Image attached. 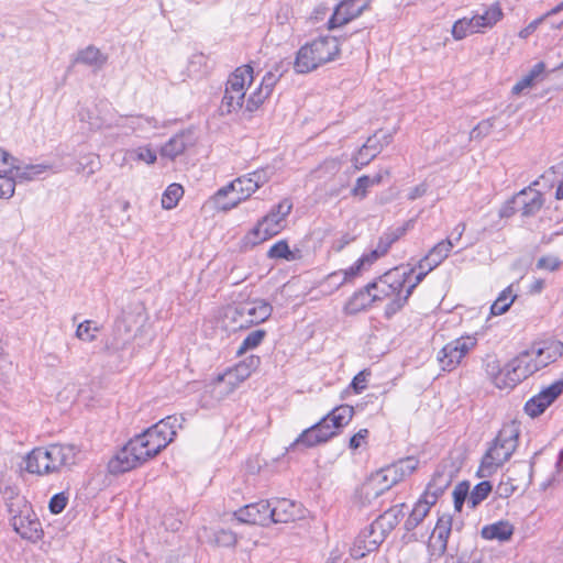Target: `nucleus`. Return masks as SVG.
I'll return each instance as SVG.
<instances>
[{
  "label": "nucleus",
  "mask_w": 563,
  "mask_h": 563,
  "mask_svg": "<svg viewBox=\"0 0 563 563\" xmlns=\"http://www.w3.org/2000/svg\"><path fill=\"white\" fill-rule=\"evenodd\" d=\"M418 464L419 462L415 457H407L372 474L360 488L358 495L362 504L369 505L406 476L412 474Z\"/></svg>",
  "instance_id": "1"
},
{
  "label": "nucleus",
  "mask_w": 563,
  "mask_h": 563,
  "mask_svg": "<svg viewBox=\"0 0 563 563\" xmlns=\"http://www.w3.org/2000/svg\"><path fill=\"white\" fill-rule=\"evenodd\" d=\"M536 347L532 344L529 349L522 351L506 366L499 369L497 362L487 364L488 372L493 375V382L498 388H512L518 383L533 375L541 369L536 356Z\"/></svg>",
  "instance_id": "2"
},
{
  "label": "nucleus",
  "mask_w": 563,
  "mask_h": 563,
  "mask_svg": "<svg viewBox=\"0 0 563 563\" xmlns=\"http://www.w3.org/2000/svg\"><path fill=\"white\" fill-rule=\"evenodd\" d=\"M520 434L519 424L515 421L506 423L499 430L492 445L482 459L478 470L481 477H488L507 462L518 446Z\"/></svg>",
  "instance_id": "3"
},
{
  "label": "nucleus",
  "mask_w": 563,
  "mask_h": 563,
  "mask_svg": "<svg viewBox=\"0 0 563 563\" xmlns=\"http://www.w3.org/2000/svg\"><path fill=\"white\" fill-rule=\"evenodd\" d=\"M184 421L183 416H168L133 439L137 444H142L139 449L143 451L146 461L157 455L174 440L177 428H181Z\"/></svg>",
  "instance_id": "4"
},
{
  "label": "nucleus",
  "mask_w": 563,
  "mask_h": 563,
  "mask_svg": "<svg viewBox=\"0 0 563 563\" xmlns=\"http://www.w3.org/2000/svg\"><path fill=\"white\" fill-rule=\"evenodd\" d=\"M339 52V43L335 37H319L303 45L298 51L294 68L298 74L310 73L319 66L334 59Z\"/></svg>",
  "instance_id": "5"
},
{
  "label": "nucleus",
  "mask_w": 563,
  "mask_h": 563,
  "mask_svg": "<svg viewBox=\"0 0 563 563\" xmlns=\"http://www.w3.org/2000/svg\"><path fill=\"white\" fill-rule=\"evenodd\" d=\"M291 209L292 202L289 199L282 200L245 235V244L255 246L277 235L285 228L286 218Z\"/></svg>",
  "instance_id": "6"
},
{
  "label": "nucleus",
  "mask_w": 563,
  "mask_h": 563,
  "mask_svg": "<svg viewBox=\"0 0 563 563\" xmlns=\"http://www.w3.org/2000/svg\"><path fill=\"white\" fill-rule=\"evenodd\" d=\"M413 273L415 268L405 269L402 267H395L386 272L375 282L368 284V288L373 292V299L376 301L389 299L386 310L398 297H404L407 280Z\"/></svg>",
  "instance_id": "7"
},
{
  "label": "nucleus",
  "mask_w": 563,
  "mask_h": 563,
  "mask_svg": "<svg viewBox=\"0 0 563 563\" xmlns=\"http://www.w3.org/2000/svg\"><path fill=\"white\" fill-rule=\"evenodd\" d=\"M253 68L250 65L238 67L228 78L221 101L222 113L236 112L246 107V87L253 82Z\"/></svg>",
  "instance_id": "8"
},
{
  "label": "nucleus",
  "mask_w": 563,
  "mask_h": 563,
  "mask_svg": "<svg viewBox=\"0 0 563 563\" xmlns=\"http://www.w3.org/2000/svg\"><path fill=\"white\" fill-rule=\"evenodd\" d=\"M256 190L252 176L249 173L220 188L211 197L210 201L218 210L229 211L250 198Z\"/></svg>",
  "instance_id": "9"
},
{
  "label": "nucleus",
  "mask_w": 563,
  "mask_h": 563,
  "mask_svg": "<svg viewBox=\"0 0 563 563\" xmlns=\"http://www.w3.org/2000/svg\"><path fill=\"white\" fill-rule=\"evenodd\" d=\"M475 345L474 336H462L445 344L438 356L442 369H454Z\"/></svg>",
  "instance_id": "10"
},
{
  "label": "nucleus",
  "mask_w": 563,
  "mask_h": 563,
  "mask_svg": "<svg viewBox=\"0 0 563 563\" xmlns=\"http://www.w3.org/2000/svg\"><path fill=\"white\" fill-rule=\"evenodd\" d=\"M288 63H277L274 67L263 77L258 88H256L246 99V111L253 112L269 97L275 85L282 78L283 74L287 70Z\"/></svg>",
  "instance_id": "11"
},
{
  "label": "nucleus",
  "mask_w": 563,
  "mask_h": 563,
  "mask_svg": "<svg viewBox=\"0 0 563 563\" xmlns=\"http://www.w3.org/2000/svg\"><path fill=\"white\" fill-rule=\"evenodd\" d=\"M384 539L385 533L382 525L379 522H373L355 538L353 547L351 548V556L356 560L364 558L367 553L376 551Z\"/></svg>",
  "instance_id": "12"
},
{
  "label": "nucleus",
  "mask_w": 563,
  "mask_h": 563,
  "mask_svg": "<svg viewBox=\"0 0 563 563\" xmlns=\"http://www.w3.org/2000/svg\"><path fill=\"white\" fill-rule=\"evenodd\" d=\"M142 444H140L141 446ZM146 462L137 442L130 440L109 462V471L113 474L125 473Z\"/></svg>",
  "instance_id": "13"
},
{
  "label": "nucleus",
  "mask_w": 563,
  "mask_h": 563,
  "mask_svg": "<svg viewBox=\"0 0 563 563\" xmlns=\"http://www.w3.org/2000/svg\"><path fill=\"white\" fill-rule=\"evenodd\" d=\"M532 465L527 462H516L511 465V476L520 475V478H506L504 475L497 487L500 497L507 498L516 492H523L531 483Z\"/></svg>",
  "instance_id": "14"
},
{
  "label": "nucleus",
  "mask_w": 563,
  "mask_h": 563,
  "mask_svg": "<svg viewBox=\"0 0 563 563\" xmlns=\"http://www.w3.org/2000/svg\"><path fill=\"white\" fill-rule=\"evenodd\" d=\"M562 393L563 379H558L526 402V413L532 418L542 415L545 409L552 405L560 395H562Z\"/></svg>",
  "instance_id": "15"
},
{
  "label": "nucleus",
  "mask_w": 563,
  "mask_h": 563,
  "mask_svg": "<svg viewBox=\"0 0 563 563\" xmlns=\"http://www.w3.org/2000/svg\"><path fill=\"white\" fill-rule=\"evenodd\" d=\"M372 0H343L334 9L328 25L329 29L340 27L361 15L371 5Z\"/></svg>",
  "instance_id": "16"
},
{
  "label": "nucleus",
  "mask_w": 563,
  "mask_h": 563,
  "mask_svg": "<svg viewBox=\"0 0 563 563\" xmlns=\"http://www.w3.org/2000/svg\"><path fill=\"white\" fill-rule=\"evenodd\" d=\"M11 522L14 531L23 539L36 542L42 538L41 522L29 508L13 516Z\"/></svg>",
  "instance_id": "17"
},
{
  "label": "nucleus",
  "mask_w": 563,
  "mask_h": 563,
  "mask_svg": "<svg viewBox=\"0 0 563 563\" xmlns=\"http://www.w3.org/2000/svg\"><path fill=\"white\" fill-rule=\"evenodd\" d=\"M336 431L327 426V420H320L312 427L303 430L299 437L290 444V449L299 445L305 448H312L319 443L327 442L334 437Z\"/></svg>",
  "instance_id": "18"
},
{
  "label": "nucleus",
  "mask_w": 563,
  "mask_h": 563,
  "mask_svg": "<svg viewBox=\"0 0 563 563\" xmlns=\"http://www.w3.org/2000/svg\"><path fill=\"white\" fill-rule=\"evenodd\" d=\"M271 511V503L261 500L244 506L235 511L234 516L240 522L267 526L272 522Z\"/></svg>",
  "instance_id": "19"
},
{
  "label": "nucleus",
  "mask_w": 563,
  "mask_h": 563,
  "mask_svg": "<svg viewBox=\"0 0 563 563\" xmlns=\"http://www.w3.org/2000/svg\"><path fill=\"white\" fill-rule=\"evenodd\" d=\"M271 510L273 523H288L305 516L300 504L286 498L275 499L271 503Z\"/></svg>",
  "instance_id": "20"
},
{
  "label": "nucleus",
  "mask_w": 563,
  "mask_h": 563,
  "mask_svg": "<svg viewBox=\"0 0 563 563\" xmlns=\"http://www.w3.org/2000/svg\"><path fill=\"white\" fill-rule=\"evenodd\" d=\"M451 528L452 518L450 515L439 517L428 544L429 552L432 556H442L445 553Z\"/></svg>",
  "instance_id": "21"
},
{
  "label": "nucleus",
  "mask_w": 563,
  "mask_h": 563,
  "mask_svg": "<svg viewBox=\"0 0 563 563\" xmlns=\"http://www.w3.org/2000/svg\"><path fill=\"white\" fill-rule=\"evenodd\" d=\"M511 203L517 206L522 217H532L537 214L544 205L543 195L529 186L519 191Z\"/></svg>",
  "instance_id": "22"
},
{
  "label": "nucleus",
  "mask_w": 563,
  "mask_h": 563,
  "mask_svg": "<svg viewBox=\"0 0 563 563\" xmlns=\"http://www.w3.org/2000/svg\"><path fill=\"white\" fill-rule=\"evenodd\" d=\"M452 478V472L445 465H439L421 496L435 505L438 498L451 485Z\"/></svg>",
  "instance_id": "23"
},
{
  "label": "nucleus",
  "mask_w": 563,
  "mask_h": 563,
  "mask_svg": "<svg viewBox=\"0 0 563 563\" xmlns=\"http://www.w3.org/2000/svg\"><path fill=\"white\" fill-rule=\"evenodd\" d=\"M240 303L241 312L247 320L249 328L266 321L273 311L272 305L263 299H253Z\"/></svg>",
  "instance_id": "24"
},
{
  "label": "nucleus",
  "mask_w": 563,
  "mask_h": 563,
  "mask_svg": "<svg viewBox=\"0 0 563 563\" xmlns=\"http://www.w3.org/2000/svg\"><path fill=\"white\" fill-rule=\"evenodd\" d=\"M46 449L53 473L76 463L77 450L71 444H52Z\"/></svg>",
  "instance_id": "25"
},
{
  "label": "nucleus",
  "mask_w": 563,
  "mask_h": 563,
  "mask_svg": "<svg viewBox=\"0 0 563 563\" xmlns=\"http://www.w3.org/2000/svg\"><path fill=\"white\" fill-rule=\"evenodd\" d=\"M533 344L541 369L556 362L563 355V343L561 341L545 340Z\"/></svg>",
  "instance_id": "26"
},
{
  "label": "nucleus",
  "mask_w": 563,
  "mask_h": 563,
  "mask_svg": "<svg viewBox=\"0 0 563 563\" xmlns=\"http://www.w3.org/2000/svg\"><path fill=\"white\" fill-rule=\"evenodd\" d=\"M388 144V140L384 136V142H380L377 134L369 136L365 144L358 150V152L353 157L355 167L357 169L363 168L368 165L372 159H374L383 150V147Z\"/></svg>",
  "instance_id": "27"
},
{
  "label": "nucleus",
  "mask_w": 563,
  "mask_h": 563,
  "mask_svg": "<svg viewBox=\"0 0 563 563\" xmlns=\"http://www.w3.org/2000/svg\"><path fill=\"white\" fill-rule=\"evenodd\" d=\"M192 143L194 139L191 132H180L170 137L169 141L161 147V156L173 161L181 155Z\"/></svg>",
  "instance_id": "28"
},
{
  "label": "nucleus",
  "mask_w": 563,
  "mask_h": 563,
  "mask_svg": "<svg viewBox=\"0 0 563 563\" xmlns=\"http://www.w3.org/2000/svg\"><path fill=\"white\" fill-rule=\"evenodd\" d=\"M26 471L37 475L53 473L46 448H36L26 456Z\"/></svg>",
  "instance_id": "29"
},
{
  "label": "nucleus",
  "mask_w": 563,
  "mask_h": 563,
  "mask_svg": "<svg viewBox=\"0 0 563 563\" xmlns=\"http://www.w3.org/2000/svg\"><path fill=\"white\" fill-rule=\"evenodd\" d=\"M236 387L238 385L232 379V375L225 372L218 375V377L207 386V393H209L211 398L216 401H221L232 394Z\"/></svg>",
  "instance_id": "30"
},
{
  "label": "nucleus",
  "mask_w": 563,
  "mask_h": 563,
  "mask_svg": "<svg viewBox=\"0 0 563 563\" xmlns=\"http://www.w3.org/2000/svg\"><path fill=\"white\" fill-rule=\"evenodd\" d=\"M373 299V292L368 288V284L363 288L353 294V296L344 305V312L346 314H356L375 302Z\"/></svg>",
  "instance_id": "31"
},
{
  "label": "nucleus",
  "mask_w": 563,
  "mask_h": 563,
  "mask_svg": "<svg viewBox=\"0 0 563 563\" xmlns=\"http://www.w3.org/2000/svg\"><path fill=\"white\" fill-rule=\"evenodd\" d=\"M514 533V526L509 521H497L492 525L484 526L481 536L486 540L507 541Z\"/></svg>",
  "instance_id": "32"
},
{
  "label": "nucleus",
  "mask_w": 563,
  "mask_h": 563,
  "mask_svg": "<svg viewBox=\"0 0 563 563\" xmlns=\"http://www.w3.org/2000/svg\"><path fill=\"white\" fill-rule=\"evenodd\" d=\"M503 15L504 13L500 4L495 2L487 7L483 13L475 14L473 20L477 31L481 32L482 29L493 27L498 21L501 20Z\"/></svg>",
  "instance_id": "33"
},
{
  "label": "nucleus",
  "mask_w": 563,
  "mask_h": 563,
  "mask_svg": "<svg viewBox=\"0 0 563 563\" xmlns=\"http://www.w3.org/2000/svg\"><path fill=\"white\" fill-rule=\"evenodd\" d=\"M354 415V408L349 405L335 407L329 415L321 420H327V426L332 430H336L347 424Z\"/></svg>",
  "instance_id": "34"
},
{
  "label": "nucleus",
  "mask_w": 563,
  "mask_h": 563,
  "mask_svg": "<svg viewBox=\"0 0 563 563\" xmlns=\"http://www.w3.org/2000/svg\"><path fill=\"white\" fill-rule=\"evenodd\" d=\"M106 62L107 56L103 55L100 49L93 45H89L86 48L79 51L75 58V63L93 67L96 70L101 69Z\"/></svg>",
  "instance_id": "35"
},
{
  "label": "nucleus",
  "mask_w": 563,
  "mask_h": 563,
  "mask_svg": "<svg viewBox=\"0 0 563 563\" xmlns=\"http://www.w3.org/2000/svg\"><path fill=\"white\" fill-rule=\"evenodd\" d=\"M434 504H431L428 499L423 498L422 496L419 498V500L416 503L412 511L410 512L409 517L405 521V529L407 531H411L416 529L423 519L428 516L430 512L431 507Z\"/></svg>",
  "instance_id": "36"
},
{
  "label": "nucleus",
  "mask_w": 563,
  "mask_h": 563,
  "mask_svg": "<svg viewBox=\"0 0 563 563\" xmlns=\"http://www.w3.org/2000/svg\"><path fill=\"white\" fill-rule=\"evenodd\" d=\"M385 176H389V170L386 169L384 172H379L373 177L366 175L358 177L355 186L351 190L352 196L358 199H364L368 189L374 185L380 184Z\"/></svg>",
  "instance_id": "37"
},
{
  "label": "nucleus",
  "mask_w": 563,
  "mask_h": 563,
  "mask_svg": "<svg viewBox=\"0 0 563 563\" xmlns=\"http://www.w3.org/2000/svg\"><path fill=\"white\" fill-rule=\"evenodd\" d=\"M428 275L427 272H421L416 275L415 282L410 283L409 285H406V290L404 297H398V299L390 305L386 309V316L391 317L396 312H398L408 301L409 297L411 296L413 289L424 279V277Z\"/></svg>",
  "instance_id": "38"
},
{
  "label": "nucleus",
  "mask_w": 563,
  "mask_h": 563,
  "mask_svg": "<svg viewBox=\"0 0 563 563\" xmlns=\"http://www.w3.org/2000/svg\"><path fill=\"white\" fill-rule=\"evenodd\" d=\"M453 246L454 242L450 238L437 243L427 254L431 265L439 266L449 256Z\"/></svg>",
  "instance_id": "39"
},
{
  "label": "nucleus",
  "mask_w": 563,
  "mask_h": 563,
  "mask_svg": "<svg viewBox=\"0 0 563 563\" xmlns=\"http://www.w3.org/2000/svg\"><path fill=\"white\" fill-rule=\"evenodd\" d=\"M241 303L232 305L227 307L224 311V320L227 321V325L232 330L239 329H247V320L244 314L241 312Z\"/></svg>",
  "instance_id": "40"
},
{
  "label": "nucleus",
  "mask_w": 563,
  "mask_h": 563,
  "mask_svg": "<svg viewBox=\"0 0 563 563\" xmlns=\"http://www.w3.org/2000/svg\"><path fill=\"white\" fill-rule=\"evenodd\" d=\"M516 297L517 296L512 294L511 285L504 289L490 307L492 314L500 316L507 312Z\"/></svg>",
  "instance_id": "41"
},
{
  "label": "nucleus",
  "mask_w": 563,
  "mask_h": 563,
  "mask_svg": "<svg viewBox=\"0 0 563 563\" xmlns=\"http://www.w3.org/2000/svg\"><path fill=\"white\" fill-rule=\"evenodd\" d=\"M364 272V268L356 261L351 267L346 269H341L338 272H333L327 276V282H331L335 278H341L338 287L343 286L344 284L351 283L353 279L358 277Z\"/></svg>",
  "instance_id": "42"
},
{
  "label": "nucleus",
  "mask_w": 563,
  "mask_h": 563,
  "mask_svg": "<svg viewBox=\"0 0 563 563\" xmlns=\"http://www.w3.org/2000/svg\"><path fill=\"white\" fill-rule=\"evenodd\" d=\"M184 195V189L179 184H170L162 196V207L170 210L175 208Z\"/></svg>",
  "instance_id": "43"
},
{
  "label": "nucleus",
  "mask_w": 563,
  "mask_h": 563,
  "mask_svg": "<svg viewBox=\"0 0 563 563\" xmlns=\"http://www.w3.org/2000/svg\"><path fill=\"white\" fill-rule=\"evenodd\" d=\"M478 33L473 18H463L457 20L452 27V35L455 40L460 41L465 38L467 35Z\"/></svg>",
  "instance_id": "44"
},
{
  "label": "nucleus",
  "mask_w": 563,
  "mask_h": 563,
  "mask_svg": "<svg viewBox=\"0 0 563 563\" xmlns=\"http://www.w3.org/2000/svg\"><path fill=\"white\" fill-rule=\"evenodd\" d=\"M48 167L46 165H30L25 168L20 167H12L10 165V169L12 170V175L14 176V181L16 183V179L20 180H32L35 176L42 174L45 172Z\"/></svg>",
  "instance_id": "45"
},
{
  "label": "nucleus",
  "mask_w": 563,
  "mask_h": 563,
  "mask_svg": "<svg viewBox=\"0 0 563 563\" xmlns=\"http://www.w3.org/2000/svg\"><path fill=\"white\" fill-rule=\"evenodd\" d=\"M99 327L92 320H85L78 324L75 335L84 342H92L97 338Z\"/></svg>",
  "instance_id": "46"
},
{
  "label": "nucleus",
  "mask_w": 563,
  "mask_h": 563,
  "mask_svg": "<svg viewBox=\"0 0 563 563\" xmlns=\"http://www.w3.org/2000/svg\"><path fill=\"white\" fill-rule=\"evenodd\" d=\"M492 492V485L489 482L484 481L475 485L472 492L468 495V504L472 508H475L479 505L484 499L487 498L489 493Z\"/></svg>",
  "instance_id": "47"
},
{
  "label": "nucleus",
  "mask_w": 563,
  "mask_h": 563,
  "mask_svg": "<svg viewBox=\"0 0 563 563\" xmlns=\"http://www.w3.org/2000/svg\"><path fill=\"white\" fill-rule=\"evenodd\" d=\"M211 542L218 547L232 548L236 544L238 537L233 531L221 528L213 531Z\"/></svg>",
  "instance_id": "48"
},
{
  "label": "nucleus",
  "mask_w": 563,
  "mask_h": 563,
  "mask_svg": "<svg viewBox=\"0 0 563 563\" xmlns=\"http://www.w3.org/2000/svg\"><path fill=\"white\" fill-rule=\"evenodd\" d=\"M15 181L12 170L0 173V199H10L14 195Z\"/></svg>",
  "instance_id": "49"
},
{
  "label": "nucleus",
  "mask_w": 563,
  "mask_h": 563,
  "mask_svg": "<svg viewBox=\"0 0 563 563\" xmlns=\"http://www.w3.org/2000/svg\"><path fill=\"white\" fill-rule=\"evenodd\" d=\"M269 258H284L287 261H294L295 254L289 250L286 241L282 240L275 243L267 252Z\"/></svg>",
  "instance_id": "50"
},
{
  "label": "nucleus",
  "mask_w": 563,
  "mask_h": 563,
  "mask_svg": "<svg viewBox=\"0 0 563 563\" xmlns=\"http://www.w3.org/2000/svg\"><path fill=\"white\" fill-rule=\"evenodd\" d=\"M448 563H485V555L479 550L462 552L459 555L448 558Z\"/></svg>",
  "instance_id": "51"
},
{
  "label": "nucleus",
  "mask_w": 563,
  "mask_h": 563,
  "mask_svg": "<svg viewBox=\"0 0 563 563\" xmlns=\"http://www.w3.org/2000/svg\"><path fill=\"white\" fill-rule=\"evenodd\" d=\"M266 332L264 330H255L251 332L241 343L238 354H243L249 350L255 349L261 344L263 339L265 338Z\"/></svg>",
  "instance_id": "52"
},
{
  "label": "nucleus",
  "mask_w": 563,
  "mask_h": 563,
  "mask_svg": "<svg viewBox=\"0 0 563 563\" xmlns=\"http://www.w3.org/2000/svg\"><path fill=\"white\" fill-rule=\"evenodd\" d=\"M495 118L481 121L470 133V140H481L487 136L494 129Z\"/></svg>",
  "instance_id": "53"
},
{
  "label": "nucleus",
  "mask_w": 563,
  "mask_h": 563,
  "mask_svg": "<svg viewBox=\"0 0 563 563\" xmlns=\"http://www.w3.org/2000/svg\"><path fill=\"white\" fill-rule=\"evenodd\" d=\"M404 233V229H399L398 232H391L387 233L384 236L379 239V242L376 246V249L379 251L380 254L385 255L393 243H395L400 235Z\"/></svg>",
  "instance_id": "54"
},
{
  "label": "nucleus",
  "mask_w": 563,
  "mask_h": 563,
  "mask_svg": "<svg viewBox=\"0 0 563 563\" xmlns=\"http://www.w3.org/2000/svg\"><path fill=\"white\" fill-rule=\"evenodd\" d=\"M227 373L232 375V379L239 386L242 382L251 376L252 371H250L244 364L239 363L233 368L228 369Z\"/></svg>",
  "instance_id": "55"
},
{
  "label": "nucleus",
  "mask_w": 563,
  "mask_h": 563,
  "mask_svg": "<svg viewBox=\"0 0 563 563\" xmlns=\"http://www.w3.org/2000/svg\"><path fill=\"white\" fill-rule=\"evenodd\" d=\"M256 189L265 185L273 176V170L269 167L261 168L250 173Z\"/></svg>",
  "instance_id": "56"
},
{
  "label": "nucleus",
  "mask_w": 563,
  "mask_h": 563,
  "mask_svg": "<svg viewBox=\"0 0 563 563\" xmlns=\"http://www.w3.org/2000/svg\"><path fill=\"white\" fill-rule=\"evenodd\" d=\"M468 485L466 483H462L457 485L453 492L454 497V507L456 510L461 511L463 503L465 499H468Z\"/></svg>",
  "instance_id": "57"
},
{
  "label": "nucleus",
  "mask_w": 563,
  "mask_h": 563,
  "mask_svg": "<svg viewBox=\"0 0 563 563\" xmlns=\"http://www.w3.org/2000/svg\"><path fill=\"white\" fill-rule=\"evenodd\" d=\"M130 156L147 164H153L156 161V154L151 148L140 147L130 152Z\"/></svg>",
  "instance_id": "58"
},
{
  "label": "nucleus",
  "mask_w": 563,
  "mask_h": 563,
  "mask_svg": "<svg viewBox=\"0 0 563 563\" xmlns=\"http://www.w3.org/2000/svg\"><path fill=\"white\" fill-rule=\"evenodd\" d=\"M560 265H561V262L555 256H543V257L539 258V261L537 263V267L539 269H547L550 272L556 271L560 267Z\"/></svg>",
  "instance_id": "59"
},
{
  "label": "nucleus",
  "mask_w": 563,
  "mask_h": 563,
  "mask_svg": "<svg viewBox=\"0 0 563 563\" xmlns=\"http://www.w3.org/2000/svg\"><path fill=\"white\" fill-rule=\"evenodd\" d=\"M80 165L82 166V169H88V175H92L100 167L99 157L95 154H89L82 157Z\"/></svg>",
  "instance_id": "60"
},
{
  "label": "nucleus",
  "mask_w": 563,
  "mask_h": 563,
  "mask_svg": "<svg viewBox=\"0 0 563 563\" xmlns=\"http://www.w3.org/2000/svg\"><path fill=\"white\" fill-rule=\"evenodd\" d=\"M67 505V498L64 494H56L49 500V510L52 514L62 512Z\"/></svg>",
  "instance_id": "61"
},
{
  "label": "nucleus",
  "mask_w": 563,
  "mask_h": 563,
  "mask_svg": "<svg viewBox=\"0 0 563 563\" xmlns=\"http://www.w3.org/2000/svg\"><path fill=\"white\" fill-rule=\"evenodd\" d=\"M371 375L368 371H361L354 376L351 386L355 393H361L366 387L367 378Z\"/></svg>",
  "instance_id": "62"
},
{
  "label": "nucleus",
  "mask_w": 563,
  "mask_h": 563,
  "mask_svg": "<svg viewBox=\"0 0 563 563\" xmlns=\"http://www.w3.org/2000/svg\"><path fill=\"white\" fill-rule=\"evenodd\" d=\"M384 256L379 253L377 249L373 250L368 254H364L361 256L357 262L364 268V271L368 269L379 257Z\"/></svg>",
  "instance_id": "63"
},
{
  "label": "nucleus",
  "mask_w": 563,
  "mask_h": 563,
  "mask_svg": "<svg viewBox=\"0 0 563 563\" xmlns=\"http://www.w3.org/2000/svg\"><path fill=\"white\" fill-rule=\"evenodd\" d=\"M550 14L545 13L544 15L533 20L532 22H530L525 29H522L520 32H519V36L521 38H527L529 37L537 29L538 26L544 21V19L547 16H549Z\"/></svg>",
  "instance_id": "64"
}]
</instances>
